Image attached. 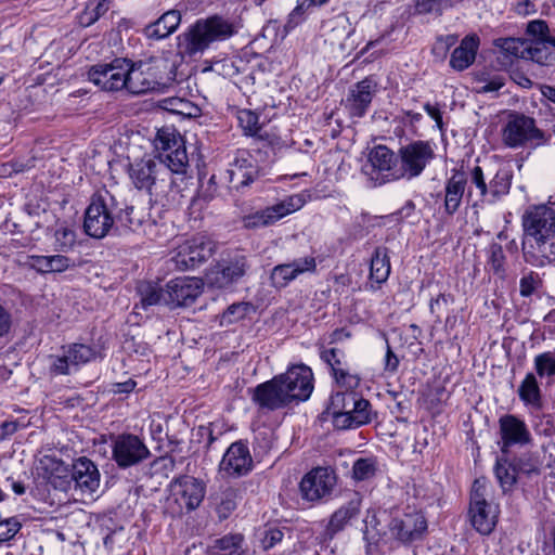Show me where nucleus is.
<instances>
[{"label": "nucleus", "mask_w": 555, "mask_h": 555, "mask_svg": "<svg viewBox=\"0 0 555 555\" xmlns=\"http://www.w3.org/2000/svg\"><path fill=\"white\" fill-rule=\"evenodd\" d=\"M500 449L508 453L514 446H527L532 437L526 423L514 414H505L499 418Z\"/></svg>", "instance_id": "nucleus-24"}, {"label": "nucleus", "mask_w": 555, "mask_h": 555, "mask_svg": "<svg viewBox=\"0 0 555 555\" xmlns=\"http://www.w3.org/2000/svg\"><path fill=\"white\" fill-rule=\"evenodd\" d=\"M218 435L215 434V425L214 423H209L208 425H201L196 429V436L199 440H205V448L209 449L211 444L218 439Z\"/></svg>", "instance_id": "nucleus-61"}, {"label": "nucleus", "mask_w": 555, "mask_h": 555, "mask_svg": "<svg viewBox=\"0 0 555 555\" xmlns=\"http://www.w3.org/2000/svg\"><path fill=\"white\" fill-rule=\"evenodd\" d=\"M304 204L305 199L301 195H291L272 206L245 216L243 225L246 229H258L273 224L283 217L299 210Z\"/></svg>", "instance_id": "nucleus-15"}, {"label": "nucleus", "mask_w": 555, "mask_h": 555, "mask_svg": "<svg viewBox=\"0 0 555 555\" xmlns=\"http://www.w3.org/2000/svg\"><path fill=\"white\" fill-rule=\"evenodd\" d=\"M398 168V155L386 145H377L371 150L362 172L372 181L373 186L398 181L395 178Z\"/></svg>", "instance_id": "nucleus-11"}, {"label": "nucleus", "mask_w": 555, "mask_h": 555, "mask_svg": "<svg viewBox=\"0 0 555 555\" xmlns=\"http://www.w3.org/2000/svg\"><path fill=\"white\" fill-rule=\"evenodd\" d=\"M317 270V261L313 256L294 259L286 263H280L270 272V285L275 289L288 286L298 276L305 273H313Z\"/></svg>", "instance_id": "nucleus-22"}, {"label": "nucleus", "mask_w": 555, "mask_h": 555, "mask_svg": "<svg viewBox=\"0 0 555 555\" xmlns=\"http://www.w3.org/2000/svg\"><path fill=\"white\" fill-rule=\"evenodd\" d=\"M68 352V358L74 364V371H78L79 367L96 358V350L85 344H70L65 346Z\"/></svg>", "instance_id": "nucleus-46"}, {"label": "nucleus", "mask_w": 555, "mask_h": 555, "mask_svg": "<svg viewBox=\"0 0 555 555\" xmlns=\"http://www.w3.org/2000/svg\"><path fill=\"white\" fill-rule=\"evenodd\" d=\"M487 263L490 266L493 273L503 278L505 274V255L502 246L499 243H491L487 248Z\"/></svg>", "instance_id": "nucleus-53"}, {"label": "nucleus", "mask_w": 555, "mask_h": 555, "mask_svg": "<svg viewBox=\"0 0 555 555\" xmlns=\"http://www.w3.org/2000/svg\"><path fill=\"white\" fill-rule=\"evenodd\" d=\"M203 292V283L195 278H177L166 284V305L171 308L189 307Z\"/></svg>", "instance_id": "nucleus-25"}, {"label": "nucleus", "mask_w": 555, "mask_h": 555, "mask_svg": "<svg viewBox=\"0 0 555 555\" xmlns=\"http://www.w3.org/2000/svg\"><path fill=\"white\" fill-rule=\"evenodd\" d=\"M378 91V83L373 76H367L350 87L346 100L345 108L351 117H363L372 103L374 95Z\"/></svg>", "instance_id": "nucleus-21"}, {"label": "nucleus", "mask_w": 555, "mask_h": 555, "mask_svg": "<svg viewBox=\"0 0 555 555\" xmlns=\"http://www.w3.org/2000/svg\"><path fill=\"white\" fill-rule=\"evenodd\" d=\"M253 310L250 302L242 301L230 305L222 313L221 323L233 324L246 318Z\"/></svg>", "instance_id": "nucleus-54"}, {"label": "nucleus", "mask_w": 555, "mask_h": 555, "mask_svg": "<svg viewBox=\"0 0 555 555\" xmlns=\"http://www.w3.org/2000/svg\"><path fill=\"white\" fill-rule=\"evenodd\" d=\"M376 460L373 457L358 459L352 466V477L357 481H364L373 478L376 474Z\"/></svg>", "instance_id": "nucleus-52"}, {"label": "nucleus", "mask_w": 555, "mask_h": 555, "mask_svg": "<svg viewBox=\"0 0 555 555\" xmlns=\"http://www.w3.org/2000/svg\"><path fill=\"white\" fill-rule=\"evenodd\" d=\"M284 532L279 528H270L266 531L262 538V546L264 550L274 547L283 540Z\"/></svg>", "instance_id": "nucleus-63"}, {"label": "nucleus", "mask_w": 555, "mask_h": 555, "mask_svg": "<svg viewBox=\"0 0 555 555\" xmlns=\"http://www.w3.org/2000/svg\"><path fill=\"white\" fill-rule=\"evenodd\" d=\"M524 238L555 234V207L532 206L522 216Z\"/></svg>", "instance_id": "nucleus-18"}, {"label": "nucleus", "mask_w": 555, "mask_h": 555, "mask_svg": "<svg viewBox=\"0 0 555 555\" xmlns=\"http://www.w3.org/2000/svg\"><path fill=\"white\" fill-rule=\"evenodd\" d=\"M320 358L330 366L332 376L348 367L346 353L339 348L323 349Z\"/></svg>", "instance_id": "nucleus-50"}, {"label": "nucleus", "mask_w": 555, "mask_h": 555, "mask_svg": "<svg viewBox=\"0 0 555 555\" xmlns=\"http://www.w3.org/2000/svg\"><path fill=\"white\" fill-rule=\"evenodd\" d=\"M415 9L420 14L442 15L447 10L442 0H416Z\"/></svg>", "instance_id": "nucleus-59"}, {"label": "nucleus", "mask_w": 555, "mask_h": 555, "mask_svg": "<svg viewBox=\"0 0 555 555\" xmlns=\"http://www.w3.org/2000/svg\"><path fill=\"white\" fill-rule=\"evenodd\" d=\"M276 378L291 403L308 400L313 391V373L306 364L292 365Z\"/></svg>", "instance_id": "nucleus-14"}, {"label": "nucleus", "mask_w": 555, "mask_h": 555, "mask_svg": "<svg viewBox=\"0 0 555 555\" xmlns=\"http://www.w3.org/2000/svg\"><path fill=\"white\" fill-rule=\"evenodd\" d=\"M237 121L245 135L261 137V126L259 116L250 109H240L237 112Z\"/></svg>", "instance_id": "nucleus-49"}, {"label": "nucleus", "mask_w": 555, "mask_h": 555, "mask_svg": "<svg viewBox=\"0 0 555 555\" xmlns=\"http://www.w3.org/2000/svg\"><path fill=\"white\" fill-rule=\"evenodd\" d=\"M100 472L94 462L86 456H80L73 462L70 478L82 494L94 493L100 486Z\"/></svg>", "instance_id": "nucleus-27"}, {"label": "nucleus", "mask_w": 555, "mask_h": 555, "mask_svg": "<svg viewBox=\"0 0 555 555\" xmlns=\"http://www.w3.org/2000/svg\"><path fill=\"white\" fill-rule=\"evenodd\" d=\"M162 107L170 113L184 117H197L201 113V109L197 105L193 104L189 100L178 96H171L162 100Z\"/></svg>", "instance_id": "nucleus-45"}, {"label": "nucleus", "mask_w": 555, "mask_h": 555, "mask_svg": "<svg viewBox=\"0 0 555 555\" xmlns=\"http://www.w3.org/2000/svg\"><path fill=\"white\" fill-rule=\"evenodd\" d=\"M236 33L235 24L222 15L198 18L178 36V51L182 57L201 56L214 43L225 41Z\"/></svg>", "instance_id": "nucleus-3"}, {"label": "nucleus", "mask_w": 555, "mask_h": 555, "mask_svg": "<svg viewBox=\"0 0 555 555\" xmlns=\"http://www.w3.org/2000/svg\"><path fill=\"white\" fill-rule=\"evenodd\" d=\"M333 377L336 384L345 388L346 391H353L361 383V377L357 373H351L349 366L334 374Z\"/></svg>", "instance_id": "nucleus-57"}, {"label": "nucleus", "mask_w": 555, "mask_h": 555, "mask_svg": "<svg viewBox=\"0 0 555 555\" xmlns=\"http://www.w3.org/2000/svg\"><path fill=\"white\" fill-rule=\"evenodd\" d=\"M181 23V14L177 10L165 12L157 21L150 23L143 34L153 40H160L173 34Z\"/></svg>", "instance_id": "nucleus-32"}, {"label": "nucleus", "mask_w": 555, "mask_h": 555, "mask_svg": "<svg viewBox=\"0 0 555 555\" xmlns=\"http://www.w3.org/2000/svg\"><path fill=\"white\" fill-rule=\"evenodd\" d=\"M388 527L396 540L403 544H412L424 538L427 531V520L423 513L412 511L395 516Z\"/></svg>", "instance_id": "nucleus-17"}, {"label": "nucleus", "mask_w": 555, "mask_h": 555, "mask_svg": "<svg viewBox=\"0 0 555 555\" xmlns=\"http://www.w3.org/2000/svg\"><path fill=\"white\" fill-rule=\"evenodd\" d=\"M225 173L230 190L245 193L253 183L266 176L267 171L250 151L237 150Z\"/></svg>", "instance_id": "nucleus-6"}, {"label": "nucleus", "mask_w": 555, "mask_h": 555, "mask_svg": "<svg viewBox=\"0 0 555 555\" xmlns=\"http://www.w3.org/2000/svg\"><path fill=\"white\" fill-rule=\"evenodd\" d=\"M144 217L124 198L103 189L94 193L85 210V233L95 240L112 233L138 231L144 224Z\"/></svg>", "instance_id": "nucleus-2"}, {"label": "nucleus", "mask_w": 555, "mask_h": 555, "mask_svg": "<svg viewBox=\"0 0 555 555\" xmlns=\"http://www.w3.org/2000/svg\"><path fill=\"white\" fill-rule=\"evenodd\" d=\"M253 467L254 461L248 444L243 440L231 443L220 462V470L233 478L248 475Z\"/></svg>", "instance_id": "nucleus-23"}, {"label": "nucleus", "mask_w": 555, "mask_h": 555, "mask_svg": "<svg viewBox=\"0 0 555 555\" xmlns=\"http://www.w3.org/2000/svg\"><path fill=\"white\" fill-rule=\"evenodd\" d=\"M131 60L115 57L108 63L92 65L87 72V78L100 90L105 92L128 91V77Z\"/></svg>", "instance_id": "nucleus-7"}, {"label": "nucleus", "mask_w": 555, "mask_h": 555, "mask_svg": "<svg viewBox=\"0 0 555 555\" xmlns=\"http://www.w3.org/2000/svg\"><path fill=\"white\" fill-rule=\"evenodd\" d=\"M478 48L479 38L477 35L464 37L451 54L450 66L457 72L468 68L476 59Z\"/></svg>", "instance_id": "nucleus-31"}, {"label": "nucleus", "mask_w": 555, "mask_h": 555, "mask_svg": "<svg viewBox=\"0 0 555 555\" xmlns=\"http://www.w3.org/2000/svg\"><path fill=\"white\" fill-rule=\"evenodd\" d=\"M109 9L108 0H99L95 4L90 3L86 7L79 17V23L83 27L91 26Z\"/></svg>", "instance_id": "nucleus-51"}, {"label": "nucleus", "mask_w": 555, "mask_h": 555, "mask_svg": "<svg viewBox=\"0 0 555 555\" xmlns=\"http://www.w3.org/2000/svg\"><path fill=\"white\" fill-rule=\"evenodd\" d=\"M250 263L245 255L235 253L222 259L208 274L209 282L218 288L238 283L249 271Z\"/></svg>", "instance_id": "nucleus-16"}, {"label": "nucleus", "mask_w": 555, "mask_h": 555, "mask_svg": "<svg viewBox=\"0 0 555 555\" xmlns=\"http://www.w3.org/2000/svg\"><path fill=\"white\" fill-rule=\"evenodd\" d=\"M390 270L389 249L386 246L376 247L371 258L370 280L379 286L388 280Z\"/></svg>", "instance_id": "nucleus-37"}, {"label": "nucleus", "mask_w": 555, "mask_h": 555, "mask_svg": "<svg viewBox=\"0 0 555 555\" xmlns=\"http://www.w3.org/2000/svg\"><path fill=\"white\" fill-rule=\"evenodd\" d=\"M361 500L359 498H354L350 500L347 504L343 505L340 508L335 511L330 518L328 525L325 530V534L333 539V537L341 531L346 525L352 518L357 517L360 512Z\"/></svg>", "instance_id": "nucleus-35"}, {"label": "nucleus", "mask_w": 555, "mask_h": 555, "mask_svg": "<svg viewBox=\"0 0 555 555\" xmlns=\"http://www.w3.org/2000/svg\"><path fill=\"white\" fill-rule=\"evenodd\" d=\"M527 34L534 38V40H546L550 39V28L545 21L534 20L528 23Z\"/></svg>", "instance_id": "nucleus-58"}, {"label": "nucleus", "mask_w": 555, "mask_h": 555, "mask_svg": "<svg viewBox=\"0 0 555 555\" xmlns=\"http://www.w3.org/2000/svg\"><path fill=\"white\" fill-rule=\"evenodd\" d=\"M513 173L507 168H500L489 182L488 204H494L507 195L512 185Z\"/></svg>", "instance_id": "nucleus-41"}, {"label": "nucleus", "mask_w": 555, "mask_h": 555, "mask_svg": "<svg viewBox=\"0 0 555 555\" xmlns=\"http://www.w3.org/2000/svg\"><path fill=\"white\" fill-rule=\"evenodd\" d=\"M236 498L237 490L234 488H228L222 492L221 501L217 508L220 518H227L236 508Z\"/></svg>", "instance_id": "nucleus-56"}, {"label": "nucleus", "mask_w": 555, "mask_h": 555, "mask_svg": "<svg viewBox=\"0 0 555 555\" xmlns=\"http://www.w3.org/2000/svg\"><path fill=\"white\" fill-rule=\"evenodd\" d=\"M522 255L527 263L542 268L555 262V233L522 240Z\"/></svg>", "instance_id": "nucleus-26"}, {"label": "nucleus", "mask_w": 555, "mask_h": 555, "mask_svg": "<svg viewBox=\"0 0 555 555\" xmlns=\"http://www.w3.org/2000/svg\"><path fill=\"white\" fill-rule=\"evenodd\" d=\"M22 525L16 517H10L0 521V542H5L15 537Z\"/></svg>", "instance_id": "nucleus-60"}, {"label": "nucleus", "mask_w": 555, "mask_h": 555, "mask_svg": "<svg viewBox=\"0 0 555 555\" xmlns=\"http://www.w3.org/2000/svg\"><path fill=\"white\" fill-rule=\"evenodd\" d=\"M354 393V391H337L330 397L328 404L323 414L331 418L334 428L340 430V425L337 423L338 418L346 416Z\"/></svg>", "instance_id": "nucleus-39"}, {"label": "nucleus", "mask_w": 555, "mask_h": 555, "mask_svg": "<svg viewBox=\"0 0 555 555\" xmlns=\"http://www.w3.org/2000/svg\"><path fill=\"white\" fill-rule=\"evenodd\" d=\"M400 361L397 354L392 351L388 339L386 338V353L384 358V371L389 374H395L398 371Z\"/></svg>", "instance_id": "nucleus-62"}, {"label": "nucleus", "mask_w": 555, "mask_h": 555, "mask_svg": "<svg viewBox=\"0 0 555 555\" xmlns=\"http://www.w3.org/2000/svg\"><path fill=\"white\" fill-rule=\"evenodd\" d=\"M363 522L364 528L362 532L363 540L366 543V554H372L377 548L378 542L382 539V529L378 528L380 524L376 513L371 511H367Z\"/></svg>", "instance_id": "nucleus-42"}, {"label": "nucleus", "mask_w": 555, "mask_h": 555, "mask_svg": "<svg viewBox=\"0 0 555 555\" xmlns=\"http://www.w3.org/2000/svg\"><path fill=\"white\" fill-rule=\"evenodd\" d=\"M537 279L538 274L534 272H530L520 279L519 288L522 297H528L533 294L535 291Z\"/></svg>", "instance_id": "nucleus-64"}, {"label": "nucleus", "mask_w": 555, "mask_h": 555, "mask_svg": "<svg viewBox=\"0 0 555 555\" xmlns=\"http://www.w3.org/2000/svg\"><path fill=\"white\" fill-rule=\"evenodd\" d=\"M374 417L376 412L372 409L371 402L356 392L346 416H340L337 423L340 425V430H348L367 425Z\"/></svg>", "instance_id": "nucleus-29"}, {"label": "nucleus", "mask_w": 555, "mask_h": 555, "mask_svg": "<svg viewBox=\"0 0 555 555\" xmlns=\"http://www.w3.org/2000/svg\"><path fill=\"white\" fill-rule=\"evenodd\" d=\"M468 184V177L462 169H452L451 176L444 182L443 211L453 216L461 207Z\"/></svg>", "instance_id": "nucleus-28"}, {"label": "nucleus", "mask_w": 555, "mask_h": 555, "mask_svg": "<svg viewBox=\"0 0 555 555\" xmlns=\"http://www.w3.org/2000/svg\"><path fill=\"white\" fill-rule=\"evenodd\" d=\"M520 472L529 473L530 469L525 467L521 457L508 461L507 459H498L494 466L495 477L503 491L509 490L517 481V475Z\"/></svg>", "instance_id": "nucleus-34"}, {"label": "nucleus", "mask_w": 555, "mask_h": 555, "mask_svg": "<svg viewBox=\"0 0 555 555\" xmlns=\"http://www.w3.org/2000/svg\"><path fill=\"white\" fill-rule=\"evenodd\" d=\"M534 370L541 378L555 376V357L552 352H542L534 357Z\"/></svg>", "instance_id": "nucleus-55"}, {"label": "nucleus", "mask_w": 555, "mask_h": 555, "mask_svg": "<svg viewBox=\"0 0 555 555\" xmlns=\"http://www.w3.org/2000/svg\"><path fill=\"white\" fill-rule=\"evenodd\" d=\"M176 80L175 63L164 57H151L137 63L131 61L128 92L143 94L159 90Z\"/></svg>", "instance_id": "nucleus-4"}, {"label": "nucleus", "mask_w": 555, "mask_h": 555, "mask_svg": "<svg viewBox=\"0 0 555 555\" xmlns=\"http://www.w3.org/2000/svg\"><path fill=\"white\" fill-rule=\"evenodd\" d=\"M485 487L475 480L469 502L468 517L473 528L481 535H490L498 524L499 506L485 498Z\"/></svg>", "instance_id": "nucleus-10"}, {"label": "nucleus", "mask_w": 555, "mask_h": 555, "mask_svg": "<svg viewBox=\"0 0 555 555\" xmlns=\"http://www.w3.org/2000/svg\"><path fill=\"white\" fill-rule=\"evenodd\" d=\"M216 245L203 236L192 237L179 245L170 262L180 271L193 270L207 261L215 253Z\"/></svg>", "instance_id": "nucleus-13"}, {"label": "nucleus", "mask_w": 555, "mask_h": 555, "mask_svg": "<svg viewBox=\"0 0 555 555\" xmlns=\"http://www.w3.org/2000/svg\"><path fill=\"white\" fill-rule=\"evenodd\" d=\"M60 354H51L49 357V371L51 375H70L74 373V364L68 358L65 346L62 347Z\"/></svg>", "instance_id": "nucleus-47"}, {"label": "nucleus", "mask_w": 555, "mask_h": 555, "mask_svg": "<svg viewBox=\"0 0 555 555\" xmlns=\"http://www.w3.org/2000/svg\"><path fill=\"white\" fill-rule=\"evenodd\" d=\"M171 498L168 499V504L172 502L176 507H172L170 513L172 515H182L183 511L192 512L196 509L203 502L206 493V485L203 480L190 475H181L173 478L169 485Z\"/></svg>", "instance_id": "nucleus-9"}, {"label": "nucleus", "mask_w": 555, "mask_h": 555, "mask_svg": "<svg viewBox=\"0 0 555 555\" xmlns=\"http://www.w3.org/2000/svg\"><path fill=\"white\" fill-rule=\"evenodd\" d=\"M137 291L140 296L141 306L144 309L158 304L166 305V288L162 289L157 284L141 282L138 284Z\"/></svg>", "instance_id": "nucleus-43"}, {"label": "nucleus", "mask_w": 555, "mask_h": 555, "mask_svg": "<svg viewBox=\"0 0 555 555\" xmlns=\"http://www.w3.org/2000/svg\"><path fill=\"white\" fill-rule=\"evenodd\" d=\"M111 447L112 459L121 469L135 466L151 456V452L143 440L133 434L113 436Z\"/></svg>", "instance_id": "nucleus-12"}, {"label": "nucleus", "mask_w": 555, "mask_h": 555, "mask_svg": "<svg viewBox=\"0 0 555 555\" xmlns=\"http://www.w3.org/2000/svg\"><path fill=\"white\" fill-rule=\"evenodd\" d=\"M53 247L56 251L67 253L76 245V232L72 228L61 224L54 231Z\"/></svg>", "instance_id": "nucleus-48"}, {"label": "nucleus", "mask_w": 555, "mask_h": 555, "mask_svg": "<svg viewBox=\"0 0 555 555\" xmlns=\"http://www.w3.org/2000/svg\"><path fill=\"white\" fill-rule=\"evenodd\" d=\"M244 543L245 538L242 533H227L208 545V553L210 555H248Z\"/></svg>", "instance_id": "nucleus-36"}, {"label": "nucleus", "mask_w": 555, "mask_h": 555, "mask_svg": "<svg viewBox=\"0 0 555 555\" xmlns=\"http://www.w3.org/2000/svg\"><path fill=\"white\" fill-rule=\"evenodd\" d=\"M29 260H30L31 268L42 274L54 273V272H64L72 264L70 258H68L67 256H64V255H52V256L33 255L29 257Z\"/></svg>", "instance_id": "nucleus-38"}, {"label": "nucleus", "mask_w": 555, "mask_h": 555, "mask_svg": "<svg viewBox=\"0 0 555 555\" xmlns=\"http://www.w3.org/2000/svg\"><path fill=\"white\" fill-rule=\"evenodd\" d=\"M494 46L501 54L498 60L502 65L507 66L512 64L513 59L526 60L530 41L513 37L498 38L494 40Z\"/></svg>", "instance_id": "nucleus-33"}, {"label": "nucleus", "mask_w": 555, "mask_h": 555, "mask_svg": "<svg viewBox=\"0 0 555 555\" xmlns=\"http://www.w3.org/2000/svg\"><path fill=\"white\" fill-rule=\"evenodd\" d=\"M251 401L261 412H273L291 404L288 396L284 392L276 376L248 389Z\"/></svg>", "instance_id": "nucleus-20"}, {"label": "nucleus", "mask_w": 555, "mask_h": 555, "mask_svg": "<svg viewBox=\"0 0 555 555\" xmlns=\"http://www.w3.org/2000/svg\"><path fill=\"white\" fill-rule=\"evenodd\" d=\"M543 132L537 128L533 118L520 113H512L502 129V141L511 147H537L543 143Z\"/></svg>", "instance_id": "nucleus-8"}, {"label": "nucleus", "mask_w": 555, "mask_h": 555, "mask_svg": "<svg viewBox=\"0 0 555 555\" xmlns=\"http://www.w3.org/2000/svg\"><path fill=\"white\" fill-rule=\"evenodd\" d=\"M154 145L157 156L143 157L129 168L133 185L150 195L158 183L170 177V173H184L189 165L184 141L173 129H159Z\"/></svg>", "instance_id": "nucleus-1"}, {"label": "nucleus", "mask_w": 555, "mask_h": 555, "mask_svg": "<svg viewBox=\"0 0 555 555\" xmlns=\"http://www.w3.org/2000/svg\"><path fill=\"white\" fill-rule=\"evenodd\" d=\"M336 485L335 473L327 467H317L304 476L299 489L305 500L314 502L327 496Z\"/></svg>", "instance_id": "nucleus-19"}, {"label": "nucleus", "mask_w": 555, "mask_h": 555, "mask_svg": "<svg viewBox=\"0 0 555 555\" xmlns=\"http://www.w3.org/2000/svg\"><path fill=\"white\" fill-rule=\"evenodd\" d=\"M550 46V42L546 40L530 41L526 60H531L543 66L555 64V51Z\"/></svg>", "instance_id": "nucleus-44"}, {"label": "nucleus", "mask_w": 555, "mask_h": 555, "mask_svg": "<svg viewBox=\"0 0 555 555\" xmlns=\"http://www.w3.org/2000/svg\"><path fill=\"white\" fill-rule=\"evenodd\" d=\"M517 393L525 405L533 409L542 408V393L537 376L533 373L529 372L526 374L518 387Z\"/></svg>", "instance_id": "nucleus-40"}, {"label": "nucleus", "mask_w": 555, "mask_h": 555, "mask_svg": "<svg viewBox=\"0 0 555 555\" xmlns=\"http://www.w3.org/2000/svg\"><path fill=\"white\" fill-rule=\"evenodd\" d=\"M466 175L469 183L466 193L467 202H472L473 208L488 204L489 183L486 180L482 168L480 166H474Z\"/></svg>", "instance_id": "nucleus-30"}, {"label": "nucleus", "mask_w": 555, "mask_h": 555, "mask_svg": "<svg viewBox=\"0 0 555 555\" xmlns=\"http://www.w3.org/2000/svg\"><path fill=\"white\" fill-rule=\"evenodd\" d=\"M398 175L395 178L412 180L420 177L435 159V149L430 141L415 140L398 150Z\"/></svg>", "instance_id": "nucleus-5"}]
</instances>
